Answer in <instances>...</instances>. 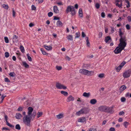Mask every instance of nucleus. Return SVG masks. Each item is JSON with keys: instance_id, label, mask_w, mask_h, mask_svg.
I'll return each mask as SVG.
<instances>
[{"instance_id": "1", "label": "nucleus", "mask_w": 131, "mask_h": 131, "mask_svg": "<svg viewBox=\"0 0 131 131\" xmlns=\"http://www.w3.org/2000/svg\"><path fill=\"white\" fill-rule=\"evenodd\" d=\"M28 114L24 116L23 117V121L24 123L28 126H30V118L29 116L31 115L33 111V109L32 107H29L28 108Z\"/></svg>"}, {"instance_id": "2", "label": "nucleus", "mask_w": 131, "mask_h": 131, "mask_svg": "<svg viewBox=\"0 0 131 131\" xmlns=\"http://www.w3.org/2000/svg\"><path fill=\"white\" fill-rule=\"evenodd\" d=\"M79 72L82 74L88 76H91L93 74L94 72L93 71H89L87 70L81 69L79 70Z\"/></svg>"}, {"instance_id": "3", "label": "nucleus", "mask_w": 131, "mask_h": 131, "mask_svg": "<svg viewBox=\"0 0 131 131\" xmlns=\"http://www.w3.org/2000/svg\"><path fill=\"white\" fill-rule=\"evenodd\" d=\"M126 41V38H120L119 40L120 43L118 46L124 49L127 44Z\"/></svg>"}, {"instance_id": "4", "label": "nucleus", "mask_w": 131, "mask_h": 131, "mask_svg": "<svg viewBox=\"0 0 131 131\" xmlns=\"http://www.w3.org/2000/svg\"><path fill=\"white\" fill-rule=\"evenodd\" d=\"M69 12H71V14L72 16H73L75 15L76 12L73 6L69 5L67 7L66 10V13L68 14Z\"/></svg>"}, {"instance_id": "5", "label": "nucleus", "mask_w": 131, "mask_h": 131, "mask_svg": "<svg viewBox=\"0 0 131 131\" xmlns=\"http://www.w3.org/2000/svg\"><path fill=\"white\" fill-rule=\"evenodd\" d=\"M131 74V69H129L126 71L123 74V76L124 78H127L129 77Z\"/></svg>"}, {"instance_id": "6", "label": "nucleus", "mask_w": 131, "mask_h": 131, "mask_svg": "<svg viewBox=\"0 0 131 131\" xmlns=\"http://www.w3.org/2000/svg\"><path fill=\"white\" fill-rule=\"evenodd\" d=\"M56 87L57 89H63L65 90L67 88L66 86L58 82H57L56 83Z\"/></svg>"}, {"instance_id": "7", "label": "nucleus", "mask_w": 131, "mask_h": 131, "mask_svg": "<svg viewBox=\"0 0 131 131\" xmlns=\"http://www.w3.org/2000/svg\"><path fill=\"white\" fill-rule=\"evenodd\" d=\"M87 108H84L81 109L80 111L77 112L76 113V115L77 116H79L81 114H83L84 113H88L87 112Z\"/></svg>"}, {"instance_id": "8", "label": "nucleus", "mask_w": 131, "mask_h": 131, "mask_svg": "<svg viewBox=\"0 0 131 131\" xmlns=\"http://www.w3.org/2000/svg\"><path fill=\"white\" fill-rule=\"evenodd\" d=\"M123 50V49L118 46L115 48L114 51L115 54H117L121 53Z\"/></svg>"}, {"instance_id": "9", "label": "nucleus", "mask_w": 131, "mask_h": 131, "mask_svg": "<svg viewBox=\"0 0 131 131\" xmlns=\"http://www.w3.org/2000/svg\"><path fill=\"white\" fill-rule=\"evenodd\" d=\"M114 112V111L113 109H112V108H110L109 107L106 106L105 112L111 114H112Z\"/></svg>"}, {"instance_id": "10", "label": "nucleus", "mask_w": 131, "mask_h": 131, "mask_svg": "<svg viewBox=\"0 0 131 131\" xmlns=\"http://www.w3.org/2000/svg\"><path fill=\"white\" fill-rule=\"evenodd\" d=\"M106 106L105 105L101 106L98 108L99 110L101 112H105Z\"/></svg>"}, {"instance_id": "11", "label": "nucleus", "mask_w": 131, "mask_h": 131, "mask_svg": "<svg viewBox=\"0 0 131 131\" xmlns=\"http://www.w3.org/2000/svg\"><path fill=\"white\" fill-rule=\"evenodd\" d=\"M4 117L5 118V120L6 121V123L7 125L8 126H9L11 128H14V126L11 124H10L7 121L8 117L7 116V115H4Z\"/></svg>"}, {"instance_id": "12", "label": "nucleus", "mask_w": 131, "mask_h": 131, "mask_svg": "<svg viewBox=\"0 0 131 131\" xmlns=\"http://www.w3.org/2000/svg\"><path fill=\"white\" fill-rule=\"evenodd\" d=\"M74 100V98L71 95H70L68 97L67 101L68 102H69L71 101H73Z\"/></svg>"}, {"instance_id": "13", "label": "nucleus", "mask_w": 131, "mask_h": 131, "mask_svg": "<svg viewBox=\"0 0 131 131\" xmlns=\"http://www.w3.org/2000/svg\"><path fill=\"white\" fill-rule=\"evenodd\" d=\"M126 87L125 85H123L119 89V91L120 93H122L123 91L125 90Z\"/></svg>"}, {"instance_id": "14", "label": "nucleus", "mask_w": 131, "mask_h": 131, "mask_svg": "<svg viewBox=\"0 0 131 131\" xmlns=\"http://www.w3.org/2000/svg\"><path fill=\"white\" fill-rule=\"evenodd\" d=\"M57 118L58 119H60L64 117V114L63 113H61L56 115Z\"/></svg>"}, {"instance_id": "15", "label": "nucleus", "mask_w": 131, "mask_h": 131, "mask_svg": "<svg viewBox=\"0 0 131 131\" xmlns=\"http://www.w3.org/2000/svg\"><path fill=\"white\" fill-rule=\"evenodd\" d=\"M86 121V119L84 117H81L78 120V122H79L83 123Z\"/></svg>"}, {"instance_id": "16", "label": "nucleus", "mask_w": 131, "mask_h": 131, "mask_svg": "<svg viewBox=\"0 0 131 131\" xmlns=\"http://www.w3.org/2000/svg\"><path fill=\"white\" fill-rule=\"evenodd\" d=\"M53 11L56 14L59 13V10L57 6H53Z\"/></svg>"}, {"instance_id": "17", "label": "nucleus", "mask_w": 131, "mask_h": 131, "mask_svg": "<svg viewBox=\"0 0 131 131\" xmlns=\"http://www.w3.org/2000/svg\"><path fill=\"white\" fill-rule=\"evenodd\" d=\"M83 96L84 97L88 98L90 96V93L89 92L87 93L85 92L83 93Z\"/></svg>"}, {"instance_id": "18", "label": "nucleus", "mask_w": 131, "mask_h": 131, "mask_svg": "<svg viewBox=\"0 0 131 131\" xmlns=\"http://www.w3.org/2000/svg\"><path fill=\"white\" fill-rule=\"evenodd\" d=\"M44 47L47 50H51L52 49V47L50 46H47L46 45H44Z\"/></svg>"}, {"instance_id": "19", "label": "nucleus", "mask_w": 131, "mask_h": 131, "mask_svg": "<svg viewBox=\"0 0 131 131\" xmlns=\"http://www.w3.org/2000/svg\"><path fill=\"white\" fill-rule=\"evenodd\" d=\"M56 25L57 27H61L63 26V24L61 21L58 20L57 22Z\"/></svg>"}, {"instance_id": "20", "label": "nucleus", "mask_w": 131, "mask_h": 131, "mask_svg": "<svg viewBox=\"0 0 131 131\" xmlns=\"http://www.w3.org/2000/svg\"><path fill=\"white\" fill-rule=\"evenodd\" d=\"M36 114V111H34L33 113H31V115H30V116H29L30 118V122L31 121V118L32 117H33V118H34Z\"/></svg>"}, {"instance_id": "21", "label": "nucleus", "mask_w": 131, "mask_h": 131, "mask_svg": "<svg viewBox=\"0 0 131 131\" xmlns=\"http://www.w3.org/2000/svg\"><path fill=\"white\" fill-rule=\"evenodd\" d=\"M97 101L95 99H91L90 101V103L94 105L95 104L97 103Z\"/></svg>"}, {"instance_id": "22", "label": "nucleus", "mask_w": 131, "mask_h": 131, "mask_svg": "<svg viewBox=\"0 0 131 131\" xmlns=\"http://www.w3.org/2000/svg\"><path fill=\"white\" fill-rule=\"evenodd\" d=\"M18 37L16 35H14L13 38V41L14 42H17L18 41Z\"/></svg>"}, {"instance_id": "23", "label": "nucleus", "mask_w": 131, "mask_h": 131, "mask_svg": "<svg viewBox=\"0 0 131 131\" xmlns=\"http://www.w3.org/2000/svg\"><path fill=\"white\" fill-rule=\"evenodd\" d=\"M119 35L120 36L121 38H126V37L125 36L124 37H122V35H123V33L121 31V29H119Z\"/></svg>"}, {"instance_id": "24", "label": "nucleus", "mask_w": 131, "mask_h": 131, "mask_svg": "<svg viewBox=\"0 0 131 131\" xmlns=\"http://www.w3.org/2000/svg\"><path fill=\"white\" fill-rule=\"evenodd\" d=\"M83 13H82V10L81 8H80L79 10V16L81 17H83Z\"/></svg>"}, {"instance_id": "25", "label": "nucleus", "mask_w": 131, "mask_h": 131, "mask_svg": "<svg viewBox=\"0 0 131 131\" xmlns=\"http://www.w3.org/2000/svg\"><path fill=\"white\" fill-rule=\"evenodd\" d=\"M85 40L86 42V45L88 47H90V43L89 40V38L88 37L85 38Z\"/></svg>"}, {"instance_id": "26", "label": "nucleus", "mask_w": 131, "mask_h": 131, "mask_svg": "<svg viewBox=\"0 0 131 131\" xmlns=\"http://www.w3.org/2000/svg\"><path fill=\"white\" fill-rule=\"evenodd\" d=\"M15 117L16 118L20 119L22 117V115L18 113L16 114V115Z\"/></svg>"}, {"instance_id": "27", "label": "nucleus", "mask_w": 131, "mask_h": 131, "mask_svg": "<svg viewBox=\"0 0 131 131\" xmlns=\"http://www.w3.org/2000/svg\"><path fill=\"white\" fill-rule=\"evenodd\" d=\"M110 40H111V39L110 37V36H107L105 38V41L106 43L107 42H108V41Z\"/></svg>"}, {"instance_id": "28", "label": "nucleus", "mask_w": 131, "mask_h": 131, "mask_svg": "<svg viewBox=\"0 0 131 131\" xmlns=\"http://www.w3.org/2000/svg\"><path fill=\"white\" fill-rule=\"evenodd\" d=\"M61 93L65 96H67L68 95V93L67 92L61 91Z\"/></svg>"}, {"instance_id": "29", "label": "nucleus", "mask_w": 131, "mask_h": 131, "mask_svg": "<svg viewBox=\"0 0 131 131\" xmlns=\"http://www.w3.org/2000/svg\"><path fill=\"white\" fill-rule=\"evenodd\" d=\"M43 113L42 112H38L37 114V118H38L42 115Z\"/></svg>"}, {"instance_id": "30", "label": "nucleus", "mask_w": 131, "mask_h": 131, "mask_svg": "<svg viewBox=\"0 0 131 131\" xmlns=\"http://www.w3.org/2000/svg\"><path fill=\"white\" fill-rule=\"evenodd\" d=\"M23 65L26 68H28L29 67V65L25 62H22Z\"/></svg>"}, {"instance_id": "31", "label": "nucleus", "mask_w": 131, "mask_h": 131, "mask_svg": "<svg viewBox=\"0 0 131 131\" xmlns=\"http://www.w3.org/2000/svg\"><path fill=\"white\" fill-rule=\"evenodd\" d=\"M40 50L43 54L46 55H47L48 54V53H46V52L43 49L41 48L40 49Z\"/></svg>"}, {"instance_id": "32", "label": "nucleus", "mask_w": 131, "mask_h": 131, "mask_svg": "<svg viewBox=\"0 0 131 131\" xmlns=\"http://www.w3.org/2000/svg\"><path fill=\"white\" fill-rule=\"evenodd\" d=\"M2 7L6 9H7L9 8L8 6L6 4H3L2 5Z\"/></svg>"}, {"instance_id": "33", "label": "nucleus", "mask_w": 131, "mask_h": 131, "mask_svg": "<svg viewBox=\"0 0 131 131\" xmlns=\"http://www.w3.org/2000/svg\"><path fill=\"white\" fill-rule=\"evenodd\" d=\"M20 48L21 51L23 53H24L25 52V49L24 47L22 46H20Z\"/></svg>"}, {"instance_id": "34", "label": "nucleus", "mask_w": 131, "mask_h": 131, "mask_svg": "<svg viewBox=\"0 0 131 131\" xmlns=\"http://www.w3.org/2000/svg\"><path fill=\"white\" fill-rule=\"evenodd\" d=\"M98 77L100 78H103L104 77V73H101L98 75Z\"/></svg>"}, {"instance_id": "35", "label": "nucleus", "mask_w": 131, "mask_h": 131, "mask_svg": "<svg viewBox=\"0 0 131 131\" xmlns=\"http://www.w3.org/2000/svg\"><path fill=\"white\" fill-rule=\"evenodd\" d=\"M68 39L69 40H73L72 36L71 35H69L67 37Z\"/></svg>"}, {"instance_id": "36", "label": "nucleus", "mask_w": 131, "mask_h": 131, "mask_svg": "<svg viewBox=\"0 0 131 131\" xmlns=\"http://www.w3.org/2000/svg\"><path fill=\"white\" fill-rule=\"evenodd\" d=\"M27 56L28 60L30 61H32L31 58L29 56V54L28 53L27 54Z\"/></svg>"}, {"instance_id": "37", "label": "nucleus", "mask_w": 131, "mask_h": 131, "mask_svg": "<svg viewBox=\"0 0 131 131\" xmlns=\"http://www.w3.org/2000/svg\"><path fill=\"white\" fill-rule=\"evenodd\" d=\"M129 123L128 122H125L124 123V125L125 128H127L128 125Z\"/></svg>"}, {"instance_id": "38", "label": "nucleus", "mask_w": 131, "mask_h": 131, "mask_svg": "<svg viewBox=\"0 0 131 131\" xmlns=\"http://www.w3.org/2000/svg\"><path fill=\"white\" fill-rule=\"evenodd\" d=\"M76 36L75 37V38H78L80 36V34L79 32H76Z\"/></svg>"}, {"instance_id": "39", "label": "nucleus", "mask_w": 131, "mask_h": 131, "mask_svg": "<svg viewBox=\"0 0 131 131\" xmlns=\"http://www.w3.org/2000/svg\"><path fill=\"white\" fill-rule=\"evenodd\" d=\"M116 6H118V7L119 8H120V7H121L122 6V1L121 2L120 4L119 5V4L117 2V3L116 4Z\"/></svg>"}, {"instance_id": "40", "label": "nucleus", "mask_w": 131, "mask_h": 131, "mask_svg": "<svg viewBox=\"0 0 131 131\" xmlns=\"http://www.w3.org/2000/svg\"><path fill=\"white\" fill-rule=\"evenodd\" d=\"M126 63L125 61H123L119 66L122 68Z\"/></svg>"}, {"instance_id": "41", "label": "nucleus", "mask_w": 131, "mask_h": 131, "mask_svg": "<svg viewBox=\"0 0 131 131\" xmlns=\"http://www.w3.org/2000/svg\"><path fill=\"white\" fill-rule=\"evenodd\" d=\"M15 128L17 130H19L20 129V127L19 124H17L15 126Z\"/></svg>"}, {"instance_id": "42", "label": "nucleus", "mask_w": 131, "mask_h": 131, "mask_svg": "<svg viewBox=\"0 0 131 131\" xmlns=\"http://www.w3.org/2000/svg\"><path fill=\"white\" fill-rule=\"evenodd\" d=\"M56 69L58 70H60L62 69V67L60 66H56Z\"/></svg>"}, {"instance_id": "43", "label": "nucleus", "mask_w": 131, "mask_h": 131, "mask_svg": "<svg viewBox=\"0 0 131 131\" xmlns=\"http://www.w3.org/2000/svg\"><path fill=\"white\" fill-rule=\"evenodd\" d=\"M4 38L5 42L6 43H8L9 41L8 38L7 37H5Z\"/></svg>"}, {"instance_id": "44", "label": "nucleus", "mask_w": 131, "mask_h": 131, "mask_svg": "<svg viewBox=\"0 0 131 131\" xmlns=\"http://www.w3.org/2000/svg\"><path fill=\"white\" fill-rule=\"evenodd\" d=\"M122 68L119 66L117 67L116 68V70L117 72L119 71Z\"/></svg>"}, {"instance_id": "45", "label": "nucleus", "mask_w": 131, "mask_h": 131, "mask_svg": "<svg viewBox=\"0 0 131 131\" xmlns=\"http://www.w3.org/2000/svg\"><path fill=\"white\" fill-rule=\"evenodd\" d=\"M5 56L6 58L8 57L9 56V53L8 52H5Z\"/></svg>"}, {"instance_id": "46", "label": "nucleus", "mask_w": 131, "mask_h": 131, "mask_svg": "<svg viewBox=\"0 0 131 131\" xmlns=\"http://www.w3.org/2000/svg\"><path fill=\"white\" fill-rule=\"evenodd\" d=\"M23 107H22L20 106L17 109V110L19 111H21L23 110Z\"/></svg>"}, {"instance_id": "47", "label": "nucleus", "mask_w": 131, "mask_h": 131, "mask_svg": "<svg viewBox=\"0 0 131 131\" xmlns=\"http://www.w3.org/2000/svg\"><path fill=\"white\" fill-rule=\"evenodd\" d=\"M9 75L10 76L12 77H14L15 76V74L14 72H13L12 73L10 72L9 74Z\"/></svg>"}, {"instance_id": "48", "label": "nucleus", "mask_w": 131, "mask_h": 131, "mask_svg": "<svg viewBox=\"0 0 131 131\" xmlns=\"http://www.w3.org/2000/svg\"><path fill=\"white\" fill-rule=\"evenodd\" d=\"M95 7L96 8L98 9L100 7V5L98 3H96L95 5Z\"/></svg>"}, {"instance_id": "49", "label": "nucleus", "mask_w": 131, "mask_h": 131, "mask_svg": "<svg viewBox=\"0 0 131 131\" xmlns=\"http://www.w3.org/2000/svg\"><path fill=\"white\" fill-rule=\"evenodd\" d=\"M126 2L128 4V5L126 6L127 7V8H128L129 7H130V4L129 1H126Z\"/></svg>"}, {"instance_id": "50", "label": "nucleus", "mask_w": 131, "mask_h": 131, "mask_svg": "<svg viewBox=\"0 0 131 131\" xmlns=\"http://www.w3.org/2000/svg\"><path fill=\"white\" fill-rule=\"evenodd\" d=\"M12 13H13V17H15V14H16V12H15L14 9L13 8L12 9Z\"/></svg>"}, {"instance_id": "51", "label": "nucleus", "mask_w": 131, "mask_h": 131, "mask_svg": "<svg viewBox=\"0 0 131 131\" xmlns=\"http://www.w3.org/2000/svg\"><path fill=\"white\" fill-rule=\"evenodd\" d=\"M53 15V13L51 12H50L48 13V16L49 17H51Z\"/></svg>"}, {"instance_id": "52", "label": "nucleus", "mask_w": 131, "mask_h": 131, "mask_svg": "<svg viewBox=\"0 0 131 131\" xmlns=\"http://www.w3.org/2000/svg\"><path fill=\"white\" fill-rule=\"evenodd\" d=\"M126 100L125 98L124 97H122L121 99V102H125Z\"/></svg>"}, {"instance_id": "53", "label": "nucleus", "mask_w": 131, "mask_h": 131, "mask_svg": "<svg viewBox=\"0 0 131 131\" xmlns=\"http://www.w3.org/2000/svg\"><path fill=\"white\" fill-rule=\"evenodd\" d=\"M4 81L5 82H10V80H9L7 78H5Z\"/></svg>"}, {"instance_id": "54", "label": "nucleus", "mask_w": 131, "mask_h": 131, "mask_svg": "<svg viewBox=\"0 0 131 131\" xmlns=\"http://www.w3.org/2000/svg\"><path fill=\"white\" fill-rule=\"evenodd\" d=\"M128 21L130 22L131 21V16H128L127 17Z\"/></svg>"}, {"instance_id": "55", "label": "nucleus", "mask_w": 131, "mask_h": 131, "mask_svg": "<svg viewBox=\"0 0 131 131\" xmlns=\"http://www.w3.org/2000/svg\"><path fill=\"white\" fill-rule=\"evenodd\" d=\"M103 33L102 32H99V38H101L102 35Z\"/></svg>"}, {"instance_id": "56", "label": "nucleus", "mask_w": 131, "mask_h": 131, "mask_svg": "<svg viewBox=\"0 0 131 131\" xmlns=\"http://www.w3.org/2000/svg\"><path fill=\"white\" fill-rule=\"evenodd\" d=\"M124 114V112L123 111L120 112L119 113V115H120Z\"/></svg>"}, {"instance_id": "57", "label": "nucleus", "mask_w": 131, "mask_h": 131, "mask_svg": "<svg viewBox=\"0 0 131 131\" xmlns=\"http://www.w3.org/2000/svg\"><path fill=\"white\" fill-rule=\"evenodd\" d=\"M110 131H115V129L113 127H111L109 129Z\"/></svg>"}, {"instance_id": "58", "label": "nucleus", "mask_w": 131, "mask_h": 131, "mask_svg": "<svg viewBox=\"0 0 131 131\" xmlns=\"http://www.w3.org/2000/svg\"><path fill=\"white\" fill-rule=\"evenodd\" d=\"M126 27L127 29L129 30L130 29V26L128 24H127L126 25Z\"/></svg>"}, {"instance_id": "59", "label": "nucleus", "mask_w": 131, "mask_h": 131, "mask_svg": "<svg viewBox=\"0 0 131 131\" xmlns=\"http://www.w3.org/2000/svg\"><path fill=\"white\" fill-rule=\"evenodd\" d=\"M31 8L32 9V10H35L36 9V7L34 5H32L31 6Z\"/></svg>"}, {"instance_id": "60", "label": "nucleus", "mask_w": 131, "mask_h": 131, "mask_svg": "<svg viewBox=\"0 0 131 131\" xmlns=\"http://www.w3.org/2000/svg\"><path fill=\"white\" fill-rule=\"evenodd\" d=\"M86 35L84 32L83 31L82 32V37H85Z\"/></svg>"}, {"instance_id": "61", "label": "nucleus", "mask_w": 131, "mask_h": 131, "mask_svg": "<svg viewBox=\"0 0 131 131\" xmlns=\"http://www.w3.org/2000/svg\"><path fill=\"white\" fill-rule=\"evenodd\" d=\"M101 16L103 17L104 18L105 17V14L104 12H102L101 14Z\"/></svg>"}, {"instance_id": "62", "label": "nucleus", "mask_w": 131, "mask_h": 131, "mask_svg": "<svg viewBox=\"0 0 131 131\" xmlns=\"http://www.w3.org/2000/svg\"><path fill=\"white\" fill-rule=\"evenodd\" d=\"M57 4L58 5H63L62 2H58L57 3Z\"/></svg>"}, {"instance_id": "63", "label": "nucleus", "mask_w": 131, "mask_h": 131, "mask_svg": "<svg viewBox=\"0 0 131 131\" xmlns=\"http://www.w3.org/2000/svg\"><path fill=\"white\" fill-rule=\"evenodd\" d=\"M66 59L69 61H70V58L69 57L67 56L66 57Z\"/></svg>"}, {"instance_id": "64", "label": "nucleus", "mask_w": 131, "mask_h": 131, "mask_svg": "<svg viewBox=\"0 0 131 131\" xmlns=\"http://www.w3.org/2000/svg\"><path fill=\"white\" fill-rule=\"evenodd\" d=\"M123 121V119L122 118H119L118 120V121L119 122H122Z\"/></svg>"}]
</instances>
